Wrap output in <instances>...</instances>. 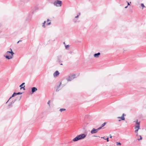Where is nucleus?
I'll use <instances>...</instances> for the list:
<instances>
[{
  "mask_svg": "<svg viewBox=\"0 0 146 146\" xmlns=\"http://www.w3.org/2000/svg\"><path fill=\"white\" fill-rule=\"evenodd\" d=\"M10 49L11 51H7L6 53L7 55L4 56L5 58L8 60L12 58L13 57V55L14 54V53L12 51V50L11 48H10Z\"/></svg>",
  "mask_w": 146,
  "mask_h": 146,
  "instance_id": "1",
  "label": "nucleus"
},
{
  "mask_svg": "<svg viewBox=\"0 0 146 146\" xmlns=\"http://www.w3.org/2000/svg\"><path fill=\"white\" fill-rule=\"evenodd\" d=\"M86 137V135L85 134H82L78 135L74 138L72 141L74 142L77 141L79 140L84 139Z\"/></svg>",
  "mask_w": 146,
  "mask_h": 146,
  "instance_id": "2",
  "label": "nucleus"
},
{
  "mask_svg": "<svg viewBox=\"0 0 146 146\" xmlns=\"http://www.w3.org/2000/svg\"><path fill=\"white\" fill-rule=\"evenodd\" d=\"M53 4L54 6L57 7L61 6L62 4V1H61L57 0L55 1L53 3Z\"/></svg>",
  "mask_w": 146,
  "mask_h": 146,
  "instance_id": "3",
  "label": "nucleus"
},
{
  "mask_svg": "<svg viewBox=\"0 0 146 146\" xmlns=\"http://www.w3.org/2000/svg\"><path fill=\"white\" fill-rule=\"evenodd\" d=\"M76 75L74 74L71 75L69 76L68 78H67L68 81H70L75 78Z\"/></svg>",
  "mask_w": 146,
  "mask_h": 146,
  "instance_id": "4",
  "label": "nucleus"
},
{
  "mask_svg": "<svg viewBox=\"0 0 146 146\" xmlns=\"http://www.w3.org/2000/svg\"><path fill=\"white\" fill-rule=\"evenodd\" d=\"M60 74L59 72L56 70L55 71V72L54 73L53 76L54 77H57Z\"/></svg>",
  "mask_w": 146,
  "mask_h": 146,
  "instance_id": "5",
  "label": "nucleus"
},
{
  "mask_svg": "<svg viewBox=\"0 0 146 146\" xmlns=\"http://www.w3.org/2000/svg\"><path fill=\"white\" fill-rule=\"evenodd\" d=\"M37 90V88L35 87H33L31 88V92L32 93H33Z\"/></svg>",
  "mask_w": 146,
  "mask_h": 146,
  "instance_id": "6",
  "label": "nucleus"
},
{
  "mask_svg": "<svg viewBox=\"0 0 146 146\" xmlns=\"http://www.w3.org/2000/svg\"><path fill=\"white\" fill-rule=\"evenodd\" d=\"M96 130V129H95L94 128H93L91 131V132H90L92 134H93L97 133Z\"/></svg>",
  "mask_w": 146,
  "mask_h": 146,
  "instance_id": "7",
  "label": "nucleus"
},
{
  "mask_svg": "<svg viewBox=\"0 0 146 146\" xmlns=\"http://www.w3.org/2000/svg\"><path fill=\"white\" fill-rule=\"evenodd\" d=\"M100 52H99L95 54H94V56L95 58H98L99 57V56L100 55Z\"/></svg>",
  "mask_w": 146,
  "mask_h": 146,
  "instance_id": "8",
  "label": "nucleus"
},
{
  "mask_svg": "<svg viewBox=\"0 0 146 146\" xmlns=\"http://www.w3.org/2000/svg\"><path fill=\"white\" fill-rule=\"evenodd\" d=\"M118 118L121 119H119V121H121V120H124L125 119V118L124 117H122V116L121 117H118Z\"/></svg>",
  "mask_w": 146,
  "mask_h": 146,
  "instance_id": "9",
  "label": "nucleus"
},
{
  "mask_svg": "<svg viewBox=\"0 0 146 146\" xmlns=\"http://www.w3.org/2000/svg\"><path fill=\"white\" fill-rule=\"evenodd\" d=\"M61 82H60V84H59V85L58 86H57L56 89V92H58V91H59V90H60V89H59V88L60 86L61 85Z\"/></svg>",
  "mask_w": 146,
  "mask_h": 146,
  "instance_id": "10",
  "label": "nucleus"
},
{
  "mask_svg": "<svg viewBox=\"0 0 146 146\" xmlns=\"http://www.w3.org/2000/svg\"><path fill=\"white\" fill-rule=\"evenodd\" d=\"M16 95H17V94H16V93L14 92L12 96L9 98V100H10L12 98L14 97Z\"/></svg>",
  "mask_w": 146,
  "mask_h": 146,
  "instance_id": "11",
  "label": "nucleus"
},
{
  "mask_svg": "<svg viewBox=\"0 0 146 146\" xmlns=\"http://www.w3.org/2000/svg\"><path fill=\"white\" fill-rule=\"evenodd\" d=\"M57 61L59 62H62V61L61 60L60 58H58Z\"/></svg>",
  "mask_w": 146,
  "mask_h": 146,
  "instance_id": "12",
  "label": "nucleus"
},
{
  "mask_svg": "<svg viewBox=\"0 0 146 146\" xmlns=\"http://www.w3.org/2000/svg\"><path fill=\"white\" fill-rule=\"evenodd\" d=\"M46 21H44V23H43L42 27H43L44 28L45 27V24L46 23Z\"/></svg>",
  "mask_w": 146,
  "mask_h": 146,
  "instance_id": "13",
  "label": "nucleus"
},
{
  "mask_svg": "<svg viewBox=\"0 0 146 146\" xmlns=\"http://www.w3.org/2000/svg\"><path fill=\"white\" fill-rule=\"evenodd\" d=\"M135 129H140V125H137L135 126Z\"/></svg>",
  "mask_w": 146,
  "mask_h": 146,
  "instance_id": "14",
  "label": "nucleus"
},
{
  "mask_svg": "<svg viewBox=\"0 0 146 146\" xmlns=\"http://www.w3.org/2000/svg\"><path fill=\"white\" fill-rule=\"evenodd\" d=\"M16 99H15V100L12 101L11 102H10V103H11V104L12 105L14 103V102H15V101H16Z\"/></svg>",
  "mask_w": 146,
  "mask_h": 146,
  "instance_id": "15",
  "label": "nucleus"
},
{
  "mask_svg": "<svg viewBox=\"0 0 146 146\" xmlns=\"http://www.w3.org/2000/svg\"><path fill=\"white\" fill-rule=\"evenodd\" d=\"M139 137H140V138L138 139V140L139 141L140 140H141L142 139V137L141 135H139Z\"/></svg>",
  "mask_w": 146,
  "mask_h": 146,
  "instance_id": "16",
  "label": "nucleus"
},
{
  "mask_svg": "<svg viewBox=\"0 0 146 146\" xmlns=\"http://www.w3.org/2000/svg\"><path fill=\"white\" fill-rule=\"evenodd\" d=\"M66 109H64V108H61V109H60V111H61V112H62V111H65L66 110Z\"/></svg>",
  "mask_w": 146,
  "mask_h": 146,
  "instance_id": "17",
  "label": "nucleus"
},
{
  "mask_svg": "<svg viewBox=\"0 0 146 146\" xmlns=\"http://www.w3.org/2000/svg\"><path fill=\"white\" fill-rule=\"evenodd\" d=\"M136 123L137 124V125H140V122H138V120L137 119Z\"/></svg>",
  "mask_w": 146,
  "mask_h": 146,
  "instance_id": "18",
  "label": "nucleus"
},
{
  "mask_svg": "<svg viewBox=\"0 0 146 146\" xmlns=\"http://www.w3.org/2000/svg\"><path fill=\"white\" fill-rule=\"evenodd\" d=\"M106 124V122H104L101 125L102 127H104Z\"/></svg>",
  "mask_w": 146,
  "mask_h": 146,
  "instance_id": "19",
  "label": "nucleus"
},
{
  "mask_svg": "<svg viewBox=\"0 0 146 146\" xmlns=\"http://www.w3.org/2000/svg\"><path fill=\"white\" fill-rule=\"evenodd\" d=\"M16 94H17V95H20L22 94H23V92H18V93H16Z\"/></svg>",
  "mask_w": 146,
  "mask_h": 146,
  "instance_id": "20",
  "label": "nucleus"
},
{
  "mask_svg": "<svg viewBox=\"0 0 146 146\" xmlns=\"http://www.w3.org/2000/svg\"><path fill=\"white\" fill-rule=\"evenodd\" d=\"M8 107L9 108L12 107V104L10 103L8 105Z\"/></svg>",
  "mask_w": 146,
  "mask_h": 146,
  "instance_id": "21",
  "label": "nucleus"
},
{
  "mask_svg": "<svg viewBox=\"0 0 146 146\" xmlns=\"http://www.w3.org/2000/svg\"><path fill=\"white\" fill-rule=\"evenodd\" d=\"M69 46L68 45H66L65 46V48L66 49H68L69 47Z\"/></svg>",
  "mask_w": 146,
  "mask_h": 146,
  "instance_id": "22",
  "label": "nucleus"
},
{
  "mask_svg": "<svg viewBox=\"0 0 146 146\" xmlns=\"http://www.w3.org/2000/svg\"><path fill=\"white\" fill-rule=\"evenodd\" d=\"M116 145H121V144L120 143V142H117L116 143Z\"/></svg>",
  "mask_w": 146,
  "mask_h": 146,
  "instance_id": "23",
  "label": "nucleus"
},
{
  "mask_svg": "<svg viewBox=\"0 0 146 146\" xmlns=\"http://www.w3.org/2000/svg\"><path fill=\"white\" fill-rule=\"evenodd\" d=\"M25 84V83H22L20 86H19V87H21L22 86H23L24 84Z\"/></svg>",
  "mask_w": 146,
  "mask_h": 146,
  "instance_id": "24",
  "label": "nucleus"
},
{
  "mask_svg": "<svg viewBox=\"0 0 146 146\" xmlns=\"http://www.w3.org/2000/svg\"><path fill=\"white\" fill-rule=\"evenodd\" d=\"M25 86H24V87H21L20 89H21L22 88H23L24 90H25Z\"/></svg>",
  "mask_w": 146,
  "mask_h": 146,
  "instance_id": "25",
  "label": "nucleus"
},
{
  "mask_svg": "<svg viewBox=\"0 0 146 146\" xmlns=\"http://www.w3.org/2000/svg\"><path fill=\"white\" fill-rule=\"evenodd\" d=\"M105 140H107V141L108 142L109 141V138L108 137H107L105 139Z\"/></svg>",
  "mask_w": 146,
  "mask_h": 146,
  "instance_id": "26",
  "label": "nucleus"
},
{
  "mask_svg": "<svg viewBox=\"0 0 146 146\" xmlns=\"http://www.w3.org/2000/svg\"><path fill=\"white\" fill-rule=\"evenodd\" d=\"M141 6L143 7H145V6L143 3L141 4Z\"/></svg>",
  "mask_w": 146,
  "mask_h": 146,
  "instance_id": "27",
  "label": "nucleus"
},
{
  "mask_svg": "<svg viewBox=\"0 0 146 146\" xmlns=\"http://www.w3.org/2000/svg\"><path fill=\"white\" fill-rule=\"evenodd\" d=\"M51 24V22H50L47 23L46 25H50Z\"/></svg>",
  "mask_w": 146,
  "mask_h": 146,
  "instance_id": "28",
  "label": "nucleus"
},
{
  "mask_svg": "<svg viewBox=\"0 0 146 146\" xmlns=\"http://www.w3.org/2000/svg\"><path fill=\"white\" fill-rule=\"evenodd\" d=\"M139 130V129H136L135 130V132L136 133H137V132H138V130Z\"/></svg>",
  "mask_w": 146,
  "mask_h": 146,
  "instance_id": "29",
  "label": "nucleus"
},
{
  "mask_svg": "<svg viewBox=\"0 0 146 146\" xmlns=\"http://www.w3.org/2000/svg\"><path fill=\"white\" fill-rule=\"evenodd\" d=\"M127 6H128V5H130V3H131V2H130V3H129V2H128V1H127Z\"/></svg>",
  "mask_w": 146,
  "mask_h": 146,
  "instance_id": "30",
  "label": "nucleus"
},
{
  "mask_svg": "<svg viewBox=\"0 0 146 146\" xmlns=\"http://www.w3.org/2000/svg\"><path fill=\"white\" fill-rule=\"evenodd\" d=\"M50 100L48 101L47 103V104H48L49 106H50Z\"/></svg>",
  "mask_w": 146,
  "mask_h": 146,
  "instance_id": "31",
  "label": "nucleus"
},
{
  "mask_svg": "<svg viewBox=\"0 0 146 146\" xmlns=\"http://www.w3.org/2000/svg\"><path fill=\"white\" fill-rule=\"evenodd\" d=\"M107 137H101V138H103V139H105Z\"/></svg>",
  "mask_w": 146,
  "mask_h": 146,
  "instance_id": "32",
  "label": "nucleus"
},
{
  "mask_svg": "<svg viewBox=\"0 0 146 146\" xmlns=\"http://www.w3.org/2000/svg\"><path fill=\"white\" fill-rule=\"evenodd\" d=\"M125 115H126L124 113H123L122 115V116L124 117V116Z\"/></svg>",
  "mask_w": 146,
  "mask_h": 146,
  "instance_id": "33",
  "label": "nucleus"
},
{
  "mask_svg": "<svg viewBox=\"0 0 146 146\" xmlns=\"http://www.w3.org/2000/svg\"><path fill=\"white\" fill-rule=\"evenodd\" d=\"M79 17V15H77V16H76L75 18H78Z\"/></svg>",
  "mask_w": 146,
  "mask_h": 146,
  "instance_id": "34",
  "label": "nucleus"
},
{
  "mask_svg": "<svg viewBox=\"0 0 146 146\" xmlns=\"http://www.w3.org/2000/svg\"><path fill=\"white\" fill-rule=\"evenodd\" d=\"M102 127L101 126L100 127H99L98 128V129H99V130H100V129H101V128H102Z\"/></svg>",
  "mask_w": 146,
  "mask_h": 146,
  "instance_id": "35",
  "label": "nucleus"
},
{
  "mask_svg": "<svg viewBox=\"0 0 146 146\" xmlns=\"http://www.w3.org/2000/svg\"><path fill=\"white\" fill-rule=\"evenodd\" d=\"M96 131L97 132H98V130H99V129H98V128L97 129H96Z\"/></svg>",
  "mask_w": 146,
  "mask_h": 146,
  "instance_id": "36",
  "label": "nucleus"
},
{
  "mask_svg": "<svg viewBox=\"0 0 146 146\" xmlns=\"http://www.w3.org/2000/svg\"><path fill=\"white\" fill-rule=\"evenodd\" d=\"M112 136H111V135H110V138H112Z\"/></svg>",
  "mask_w": 146,
  "mask_h": 146,
  "instance_id": "37",
  "label": "nucleus"
},
{
  "mask_svg": "<svg viewBox=\"0 0 146 146\" xmlns=\"http://www.w3.org/2000/svg\"><path fill=\"white\" fill-rule=\"evenodd\" d=\"M94 137H100V136H96V135H94Z\"/></svg>",
  "mask_w": 146,
  "mask_h": 146,
  "instance_id": "38",
  "label": "nucleus"
},
{
  "mask_svg": "<svg viewBox=\"0 0 146 146\" xmlns=\"http://www.w3.org/2000/svg\"><path fill=\"white\" fill-rule=\"evenodd\" d=\"M21 40H20L19 41L17 42V43H19L20 42H21Z\"/></svg>",
  "mask_w": 146,
  "mask_h": 146,
  "instance_id": "39",
  "label": "nucleus"
},
{
  "mask_svg": "<svg viewBox=\"0 0 146 146\" xmlns=\"http://www.w3.org/2000/svg\"><path fill=\"white\" fill-rule=\"evenodd\" d=\"M50 21V20L49 19H47V21L48 22Z\"/></svg>",
  "mask_w": 146,
  "mask_h": 146,
  "instance_id": "40",
  "label": "nucleus"
},
{
  "mask_svg": "<svg viewBox=\"0 0 146 146\" xmlns=\"http://www.w3.org/2000/svg\"><path fill=\"white\" fill-rule=\"evenodd\" d=\"M127 7H128V6H126L125 7V9H126V8H127Z\"/></svg>",
  "mask_w": 146,
  "mask_h": 146,
  "instance_id": "41",
  "label": "nucleus"
},
{
  "mask_svg": "<svg viewBox=\"0 0 146 146\" xmlns=\"http://www.w3.org/2000/svg\"><path fill=\"white\" fill-rule=\"evenodd\" d=\"M38 8H36L35 9V10H38Z\"/></svg>",
  "mask_w": 146,
  "mask_h": 146,
  "instance_id": "42",
  "label": "nucleus"
},
{
  "mask_svg": "<svg viewBox=\"0 0 146 146\" xmlns=\"http://www.w3.org/2000/svg\"><path fill=\"white\" fill-rule=\"evenodd\" d=\"M80 15V13H78V15H79H79Z\"/></svg>",
  "mask_w": 146,
  "mask_h": 146,
  "instance_id": "43",
  "label": "nucleus"
},
{
  "mask_svg": "<svg viewBox=\"0 0 146 146\" xmlns=\"http://www.w3.org/2000/svg\"><path fill=\"white\" fill-rule=\"evenodd\" d=\"M9 100H8L7 101V102H6V104H7V103L9 101Z\"/></svg>",
  "mask_w": 146,
  "mask_h": 146,
  "instance_id": "44",
  "label": "nucleus"
},
{
  "mask_svg": "<svg viewBox=\"0 0 146 146\" xmlns=\"http://www.w3.org/2000/svg\"><path fill=\"white\" fill-rule=\"evenodd\" d=\"M60 65H63V64H62V63H61V64H60Z\"/></svg>",
  "mask_w": 146,
  "mask_h": 146,
  "instance_id": "45",
  "label": "nucleus"
},
{
  "mask_svg": "<svg viewBox=\"0 0 146 146\" xmlns=\"http://www.w3.org/2000/svg\"><path fill=\"white\" fill-rule=\"evenodd\" d=\"M138 133L136 135V136H138Z\"/></svg>",
  "mask_w": 146,
  "mask_h": 146,
  "instance_id": "46",
  "label": "nucleus"
},
{
  "mask_svg": "<svg viewBox=\"0 0 146 146\" xmlns=\"http://www.w3.org/2000/svg\"><path fill=\"white\" fill-rule=\"evenodd\" d=\"M1 26V25L0 24V27Z\"/></svg>",
  "mask_w": 146,
  "mask_h": 146,
  "instance_id": "47",
  "label": "nucleus"
},
{
  "mask_svg": "<svg viewBox=\"0 0 146 146\" xmlns=\"http://www.w3.org/2000/svg\"><path fill=\"white\" fill-rule=\"evenodd\" d=\"M21 97H20V99H21Z\"/></svg>",
  "mask_w": 146,
  "mask_h": 146,
  "instance_id": "48",
  "label": "nucleus"
},
{
  "mask_svg": "<svg viewBox=\"0 0 146 146\" xmlns=\"http://www.w3.org/2000/svg\"><path fill=\"white\" fill-rule=\"evenodd\" d=\"M64 44H65V42H64Z\"/></svg>",
  "mask_w": 146,
  "mask_h": 146,
  "instance_id": "49",
  "label": "nucleus"
},
{
  "mask_svg": "<svg viewBox=\"0 0 146 146\" xmlns=\"http://www.w3.org/2000/svg\"><path fill=\"white\" fill-rule=\"evenodd\" d=\"M74 22L75 23V22H76V21H74Z\"/></svg>",
  "mask_w": 146,
  "mask_h": 146,
  "instance_id": "50",
  "label": "nucleus"
}]
</instances>
